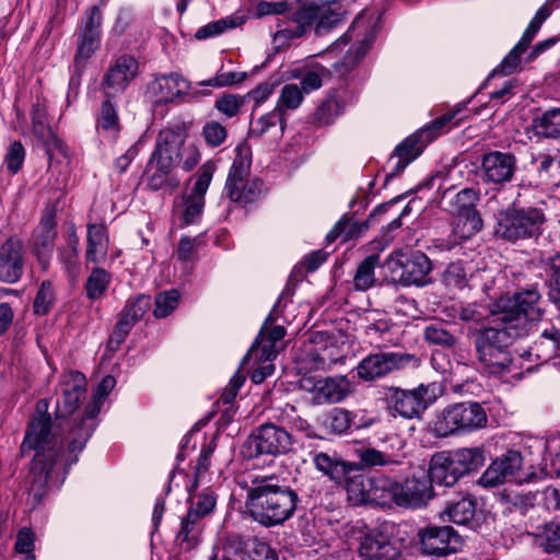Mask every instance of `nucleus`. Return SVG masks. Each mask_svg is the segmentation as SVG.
Instances as JSON below:
<instances>
[{
  "instance_id": "obj_1",
  "label": "nucleus",
  "mask_w": 560,
  "mask_h": 560,
  "mask_svg": "<svg viewBox=\"0 0 560 560\" xmlns=\"http://www.w3.org/2000/svg\"><path fill=\"white\" fill-rule=\"evenodd\" d=\"M32 451H35V455L30 467V492L38 504L51 487L63 483L69 471L65 460V446L60 443L59 431L48 413L47 399H40L36 404V415L27 424L20 456L24 457Z\"/></svg>"
},
{
  "instance_id": "obj_2",
  "label": "nucleus",
  "mask_w": 560,
  "mask_h": 560,
  "mask_svg": "<svg viewBox=\"0 0 560 560\" xmlns=\"http://www.w3.org/2000/svg\"><path fill=\"white\" fill-rule=\"evenodd\" d=\"M86 387H67L61 400L57 401L55 428L59 431L60 443L66 451V466L70 468L79 459V454L92 436L97 422L96 417L109 395L108 387H97L82 416L69 417L84 399Z\"/></svg>"
},
{
  "instance_id": "obj_3",
  "label": "nucleus",
  "mask_w": 560,
  "mask_h": 560,
  "mask_svg": "<svg viewBox=\"0 0 560 560\" xmlns=\"http://www.w3.org/2000/svg\"><path fill=\"white\" fill-rule=\"evenodd\" d=\"M302 500L298 491L276 475L255 476L246 488L245 514L270 528L291 520Z\"/></svg>"
},
{
  "instance_id": "obj_4",
  "label": "nucleus",
  "mask_w": 560,
  "mask_h": 560,
  "mask_svg": "<svg viewBox=\"0 0 560 560\" xmlns=\"http://www.w3.org/2000/svg\"><path fill=\"white\" fill-rule=\"evenodd\" d=\"M521 328L512 322L503 324L493 316L492 325L474 332V347L482 371L489 375H502L512 362L510 346L521 338Z\"/></svg>"
},
{
  "instance_id": "obj_5",
  "label": "nucleus",
  "mask_w": 560,
  "mask_h": 560,
  "mask_svg": "<svg viewBox=\"0 0 560 560\" xmlns=\"http://www.w3.org/2000/svg\"><path fill=\"white\" fill-rule=\"evenodd\" d=\"M479 197V191L474 188L454 191L450 187L443 190L441 207L454 217V243L467 240L482 229L483 222L476 208Z\"/></svg>"
},
{
  "instance_id": "obj_6",
  "label": "nucleus",
  "mask_w": 560,
  "mask_h": 560,
  "mask_svg": "<svg viewBox=\"0 0 560 560\" xmlns=\"http://www.w3.org/2000/svg\"><path fill=\"white\" fill-rule=\"evenodd\" d=\"M541 299L536 287L515 292L513 298L504 296L495 303L493 316L500 318L503 324L512 322L521 328L523 337L528 332V324L536 323L544 317L545 311L538 305Z\"/></svg>"
},
{
  "instance_id": "obj_7",
  "label": "nucleus",
  "mask_w": 560,
  "mask_h": 560,
  "mask_svg": "<svg viewBox=\"0 0 560 560\" xmlns=\"http://www.w3.org/2000/svg\"><path fill=\"white\" fill-rule=\"evenodd\" d=\"M293 438L284 428L266 422L255 428L242 444L245 459L285 455L292 451Z\"/></svg>"
},
{
  "instance_id": "obj_8",
  "label": "nucleus",
  "mask_w": 560,
  "mask_h": 560,
  "mask_svg": "<svg viewBox=\"0 0 560 560\" xmlns=\"http://www.w3.org/2000/svg\"><path fill=\"white\" fill-rule=\"evenodd\" d=\"M545 221L541 209L511 207L499 212L494 233L498 237L510 242L532 238L541 233Z\"/></svg>"
},
{
  "instance_id": "obj_9",
  "label": "nucleus",
  "mask_w": 560,
  "mask_h": 560,
  "mask_svg": "<svg viewBox=\"0 0 560 560\" xmlns=\"http://www.w3.org/2000/svg\"><path fill=\"white\" fill-rule=\"evenodd\" d=\"M397 480L385 475L359 474L349 485V500L354 504L396 508Z\"/></svg>"
},
{
  "instance_id": "obj_10",
  "label": "nucleus",
  "mask_w": 560,
  "mask_h": 560,
  "mask_svg": "<svg viewBox=\"0 0 560 560\" xmlns=\"http://www.w3.org/2000/svg\"><path fill=\"white\" fill-rule=\"evenodd\" d=\"M415 545L421 555L440 559L458 552L463 538L451 525L428 524L418 529Z\"/></svg>"
},
{
  "instance_id": "obj_11",
  "label": "nucleus",
  "mask_w": 560,
  "mask_h": 560,
  "mask_svg": "<svg viewBox=\"0 0 560 560\" xmlns=\"http://www.w3.org/2000/svg\"><path fill=\"white\" fill-rule=\"evenodd\" d=\"M383 267L392 272L393 281L406 287H424L431 282L432 264L421 252H413L407 257L388 256Z\"/></svg>"
},
{
  "instance_id": "obj_12",
  "label": "nucleus",
  "mask_w": 560,
  "mask_h": 560,
  "mask_svg": "<svg viewBox=\"0 0 560 560\" xmlns=\"http://www.w3.org/2000/svg\"><path fill=\"white\" fill-rule=\"evenodd\" d=\"M487 422L486 411L478 402H459L445 408L436 425L443 435H448L485 428Z\"/></svg>"
},
{
  "instance_id": "obj_13",
  "label": "nucleus",
  "mask_w": 560,
  "mask_h": 560,
  "mask_svg": "<svg viewBox=\"0 0 560 560\" xmlns=\"http://www.w3.org/2000/svg\"><path fill=\"white\" fill-rule=\"evenodd\" d=\"M392 393L387 397L388 408L394 415L406 419L419 418L427 408L432 405L438 395L429 393V387H390Z\"/></svg>"
},
{
  "instance_id": "obj_14",
  "label": "nucleus",
  "mask_w": 560,
  "mask_h": 560,
  "mask_svg": "<svg viewBox=\"0 0 560 560\" xmlns=\"http://www.w3.org/2000/svg\"><path fill=\"white\" fill-rule=\"evenodd\" d=\"M413 360V355L401 352L369 354L355 368L357 375L363 382H373L407 366Z\"/></svg>"
},
{
  "instance_id": "obj_15",
  "label": "nucleus",
  "mask_w": 560,
  "mask_h": 560,
  "mask_svg": "<svg viewBox=\"0 0 560 560\" xmlns=\"http://www.w3.org/2000/svg\"><path fill=\"white\" fill-rule=\"evenodd\" d=\"M272 316L269 315L258 335L255 342L252 345L246 357L241 363L240 369L233 375L229 385H243L246 381V375L249 373L246 365L253 355H257V352L266 354L267 359H276L278 351L276 349V342L281 340L285 336V329L282 326L270 327Z\"/></svg>"
},
{
  "instance_id": "obj_16",
  "label": "nucleus",
  "mask_w": 560,
  "mask_h": 560,
  "mask_svg": "<svg viewBox=\"0 0 560 560\" xmlns=\"http://www.w3.org/2000/svg\"><path fill=\"white\" fill-rule=\"evenodd\" d=\"M315 468L337 485L345 487L349 494V485L359 476L360 469L355 462H347L337 453L318 452L313 455Z\"/></svg>"
},
{
  "instance_id": "obj_17",
  "label": "nucleus",
  "mask_w": 560,
  "mask_h": 560,
  "mask_svg": "<svg viewBox=\"0 0 560 560\" xmlns=\"http://www.w3.org/2000/svg\"><path fill=\"white\" fill-rule=\"evenodd\" d=\"M516 171L514 154L501 151H490L481 158L482 179L497 186L511 182Z\"/></svg>"
},
{
  "instance_id": "obj_18",
  "label": "nucleus",
  "mask_w": 560,
  "mask_h": 560,
  "mask_svg": "<svg viewBox=\"0 0 560 560\" xmlns=\"http://www.w3.org/2000/svg\"><path fill=\"white\" fill-rule=\"evenodd\" d=\"M433 498L432 486L425 475L397 480L396 508L416 510L425 506Z\"/></svg>"
},
{
  "instance_id": "obj_19",
  "label": "nucleus",
  "mask_w": 560,
  "mask_h": 560,
  "mask_svg": "<svg viewBox=\"0 0 560 560\" xmlns=\"http://www.w3.org/2000/svg\"><path fill=\"white\" fill-rule=\"evenodd\" d=\"M359 557L362 560H398L400 550L386 534L372 529L360 537Z\"/></svg>"
},
{
  "instance_id": "obj_20",
  "label": "nucleus",
  "mask_w": 560,
  "mask_h": 560,
  "mask_svg": "<svg viewBox=\"0 0 560 560\" xmlns=\"http://www.w3.org/2000/svg\"><path fill=\"white\" fill-rule=\"evenodd\" d=\"M138 62L131 56H120L109 67L102 81V89L106 97H114L122 92L135 79Z\"/></svg>"
},
{
  "instance_id": "obj_21",
  "label": "nucleus",
  "mask_w": 560,
  "mask_h": 560,
  "mask_svg": "<svg viewBox=\"0 0 560 560\" xmlns=\"http://www.w3.org/2000/svg\"><path fill=\"white\" fill-rule=\"evenodd\" d=\"M32 130L37 141L44 147L49 163L57 152L66 155V148L57 135L52 131L47 122V112L44 104L37 102L33 105L32 112Z\"/></svg>"
},
{
  "instance_id": "obj_22",
  "label": "nucleus",
  "mask_w": 560,
  "mask_h": 560,
  "mask_svg": "<svg viewBox=\"0 0 560 560\" xmlns=\"http://www.w3.org/2000/svg\"><path fill=\"white\" fill-rule=\"evenodd\" d=\"M23 244L19 238L9 237L0 246V281L15 283L23 275Z\"/></svg>"
},
{
  "instance_id": "obj_23",
  "label": "nucleus",
  "mask_w": 560,
  "mask_h": 560,
  "mask_svg": "<svg viewBox=\"0 0 560 560\" xmlns=\"http://www.w3.org/2000/svg\"><path fill=\"white\" fill-rule=\"evenodd\" d=\"M539 338L535 341L532 351L538 360L547 362L560 351V315L545 320H537Z\"/></svg>"
},
{
  "instance_id": "obj_24",
  "label": "nucleus",
  "mask_w": 560,
  "mask_h": 560,
  "mask_svg": "<svg viewBox=\"0 0 560 560\" xmlns=\"http://www.w3.org/2000/svg\"><path fill=\"white\" fill-rule=\"evenodd\" d=\"M185 137L183 132L174 129H163L159 132L155 141V149L151 158L174 168L182 161V149L184 148Z\"/></svg>"
},
{
  "instance_id": "obj_25",
  "label": "nucleus",
  "mask_w": 560,
  "mask_h": 560,
  "mask_svg": "<svg viewBox=\"0 0 560 560\" xmlns=\"http://www.w3.org/2000/svg\"><path fill=\"white\" fill-rule=\"evenodd\" d=\"M56 236L55 214L49 212L42 218L33 233L34 253L44 269L48 266L49 258L55 247Z\"/></svg>"
},
{
  "instance_id": "obj_26",
  "label": "nucleus",
  "mask_w": 560,
  "mask_h": 560,
  "mask_svg": "<svg viewBox=\"0 0 560 560\" xmlns=\"http://www.w3.org/2000/svg\"><path fill=\"white\" fill-rule=\"evenodd\" d=\"M189 83L179 74L171 73L155 78L148 88V93L156 104L172 103L185 94Z\"/></svg>"
},
{
  "instance_id": "obj_27",
  "label": "nucleus",
  "mask_w": 560,
  "mask_h": 560,
  "mask_svg": "<svg viewBox=\"0 0 560 560\" xmlns=\"http://www.w3.org/2000/svg\"><path fill=\"white\" fill-rule=\"evenodd\" d=\"M442 515H446L450 522L457 525H466L469 528H477L476 500L471 495H462L446 502Z\"/></svg>"
},
{
  "instance_id": "obj_28",
  "label": "nucleus",
  "mask_w": 560,
  "mask_h": 560,
  "mask_svg": "<svg viewBox=\"0 0 560 560\" xmlns=\"http://www.w3.org/2000/svg\"><path fill=\"white\" fill-rule=\"evenodd\" d=\"M460 477L448 453L441 452L432 456L427 475L431 485L452 487Z\"/></svg>"
},
{
  "instance_id": "obj_29",
  "label": "nucleus",
  "mask_w": 560,
  "mask_h": 560,
  "mask_svg": "<svg viewBox=\"0 0 560 560\" xmlns=\"http://www.w3.org/2000/svg\"><path fill=\"white\" fill-rule=\"evenodd\" d=\"M421 152L422 145L419 143V137H407L396 147L394 153L387 161L389 173L386 175V179L400 174L409 163L421 154Z\"/></svg>"
},
{
  "instance_id": "obj_30",
  "label": "nucleus",
  "mask_w": 560,
  "mask_h": 560,
  "mask_svg": "<svg viewBox=\"0 0 560 560\" xmlns=\"http://www.w3.org/2000/svg\"><path fill=\"white\" fill-rule=\"evenodd\" d=\"M318 20V4H310L300 8L293 14V22L295 26L293 28L280 30L276 33V40H287L303 36L306 32L314 28L317 25Z\"/></svg>"
},
{
  "instance_id": "obj_31",
  "label": "nucleus",
  "mask_w": 560,
  "mask_h": 560,
  "mask_svg": "<svg viewBox=\"0 0 560 560\" xmlns=\"http://www.w3.org/2000/svg\"><path fill=\"white\" fill-rule=\"evenodd\" d=\"M101 36L78 32V47L73 61V75L70 79V88H78L85 62L100 47Z\"/></svg>"
},
{
  "instance_id": "obj_32",
  "label": "nucleus",
  "mask_w": 560,
  "mask_h": 560,
  "mask_svg": "<svg viewBox=\"0 0 560 560\" xmlns=\"http://www.w3.org/2000/svg\"><path fill=\"white\" fill-rule=\"evenodd\" d=\"M534 545L544 553L560 555V517H555L536 527L532 534Z\"/></svg>"
},
{
  "instance_id": "obj_33",
  "label": "nucleus",
  "mask_w": 560,
  "mask_h": 560,
  "mask_svg": "<svg viewBox=\"0 0 560 560\" xmlns=\"http://www.w3.org/2000/svg\"><path fill=\"white\" fill-rule=\"evenodd\" d=\"M165 162H159L150 158L145 166L144 173L148 177V186L153 190L174 189L179 185V180L172 176L174 167L165 164Z\"/></svg>"
},
{
  "instance_id": "obj_34",
  "label": "nucleus",
  "mask_w": 560,
  "mask_h": 560,
  "mask_svg": "<svg viewBox=\"0 0 560 560\" xmlns=\"http://www.w3.org/2000/svg\"><path fill=\"white\" fill-rule=\"evenodd\" d=\"M264 183L260 179H242L241 183L226 182L225 192L234 202L249 203L261 195Z\"/></svg>"
},
{
  "instance_id": "obj_35",
  "label": "nucleus",
  "mask_w": 560,
  "mask_h": 560,
  "mask_svg": "<svg viewBox=\"0 0 560 560\" xmlns=\"http://www.w3.org/2000/svg\"><path fill=\"white\" fill-rule=\"evenodd\" d=\"M530 127L538 138H560V108L552 107L536 116L533 118Z\"/></svg>"
},
{
  "instance_id": "obj_36",
  "label": "nucleus",
  "mask_w": 560,
  "mask_h": 560,
  "mask_svg": "<svg viewBox=\"0 0 560 560\" xmlns=\"http://www.w3.org/2000/svg\"><path fill=\"white\" fill-rule=\"evenodd\" d=\"M447 453L462 477L477 471L485 464V452L481 447H465Z\"/></svg>"
},
{
  "instance_id": "obj_37",
  "label": "nucleus",
  "mask_w": 560,
  "mask_h": 560,
  "mask_svg": "<svg viewBox=\"0 0 560 560\" xmlns=\"http://www.w3.org/2000/svg\"><path fill=\"white\" fill-rule=\"evenodd\" d=\"M108 236L103 224L88 226V246L85 258L88 262L98 264L107 254Z\"/></svg>"
},
{
  "instance_id": "obj_38",
  "label": "nucleus",
  "mask_w": 560,
  "mask_h": 560,
  "mask_svg": "<svg viewBox=\"0 0 560 560\" xmlns=\"http://www.w3.org/2000/svg\"><path fill=\"white\" fill-rule=\"evenodd\" d=\"M406 442L397 433H386L378 439L376 447H378L386 462L392 465H401L405 458L404 448Z\"/></svg>"
},
{
  "instance_id": "obj_39",
  "label": "nucleus",
  "mask_w": 560,
  "mask_h": 560,
  "mask_svg": "<svg viewBox=\"0 0 560 560\" xmlns=\"http://www.w3.org/2000/svg\"><path fill=\"white\" fill-rule=\"evenodd\" d=\"M541 261L548 278V299L555 305L560 304V253L547 255Z\"/></svg>"
},
{
  "instance_id": "obj_40",
  "label": "nucleus",
  "mask_w": 560,
  "mask_h": 560,
  "mask_svg": "<svg viewBox=\"0 0 560 560\" xmlns=\"http://www.w3.org/2000/svg\"><path fill=\"white\" fill-rule=\"evenodd\" d=\"M377 266H381L378 254H372L360 262L353 277L355 290L366 291L374 285L376 281L374 271Z\"/></svg>"
},
{
  "instance_id": "obj_41",
  "label": "nucleus",
  "mask_w": 560,
  "mask_h": 560,
  "mask_svg": "<svg viewBox=\"0 0 560 560\" xmlns=\"http://www.w3.org/2000/svg\"><path fill=\"white\" fill-rule=\"evenodd\" d=\"M312 405H331L342 401L352 390L350 387H306Z\"/></svg>"
},
{
  "instance_id": "obj_42",
  "label": "nucleus",
  "mask_w": 560,
  "mask_h": 560,
  "mask_svg": "<svg viewBox=\"0 0 560 560\" xmlns=\"http://www.w3.org/2000/svg\"><path fill=\"white\" fill-rule=\"evenodd\" d=\"M112 282V275L104 268H93L89 275L84 289L88 299L98 300L104 296Z\"/></svg>"
},
{
  "instance_id": "obj_43",
  "label": "nucleus",
  "mask_w": 560,
  "mask_h": 560,
  "mask_svg": "<svg viewBox=\"0 0 560 560\" xmlns=\"http://www.w3.org/2000/svg\"><path fill=\"white\" fill-rule=\"evenodd\" d=\"M532 164L540 178L556 179L560 177V156L549 152H539L532 158Z\"/></svg>"
},
{
  "instance_id": "obj_44",
  "label": "nucleus",
  "mask_w": 560,
  "mask_h": 560,
  "mask_svg": "<svg viewBox=\"0 0 560 560\" xmlns=\"http://www.w3.org/2000/svg\"><path fill=\"white\" fill-rule=\"evenodd\" d=\"M278 124L280 126V133L282 135L285 129L287 119L285 116L280 113V108L275 107L272 112L259 117L252 124L249 137L260 138L267 133L271 127H276Z\"/></svg>"
},
{
  "instance_id": "obj_45",
  "label": "nucleus",
  "mask_w": 560,
  "mask_h": 560,
  "mask_svg": "<svg viewBox=\"0 0 560 560\" xmlns=\"http://www.w3.org/2000/svg\"><path fill=\"white\" fill-rule=\"evenodd\" d=\"M342 113V104L336 95L326 97L313 114L314 122L318 126L330 125Z\"/></svg>"
},
{
  "instance_id": "obj_46",
  "label": "nucleus",
  "mask_w": 560,
  "mask_h": 560,
  "mask_svg": "<svg viewBox=\"0 0 560 560\" xmlns=\"http://www.w3.org/2000/svg\"><path fill=\"white\" fill-rule=\"evenodd\" d=\"M252 164V153L249 147L242 144L236 148V156L231 166L226 182L241 183L247 178Z\"/></svg>"
},
{
  "instance_id": "obj_47",
  "label": "nucleus",
  "mask_w": 560,
  "mask_h": 560,
  "mask_svg": "<svg viewBox=\"0 0 560 560\" xmlns=\"http://www.w3.org/2000/svg\"><path fill=\"white\" fill-rule=\"evenodd\" d=\"M97 127L112 136H116L120 129L117 107L112 102V97H106L102 103L97 118Z\"/></svg>"
},
{
  "instance_id": "obj_48",
  "label": "nucleus",
  "mask_w": 560,
  "mask_h": 560,
  "mask_svg": "<svg viewBox=\"0 0 560 560\" xmlns=\"http://www.w3.org/2000/svg\"><path fill=\"white\" fill-rule=\"evenodd\" d=\"M222 553L210 560H246L248 551L244 549L243 538L237 534H229L222 542Z\"/></svg>"
},
{
  "instance_id": "obj_49",
  "label": "nucleus",
  "mask_w": 560,
  "mask_h": 560,
  "mask_svg": "<svg viewBox=\"0 0 560 560\" xmlns=\"http://www.w3.org/2000/svg\"><path fill=\"white\" fill-rule=\"evenodd\" d=\"M523 457L518 451H508L501 457L494 459L490 465L498 470L500 477L505 481L522 467Z\"/></svg>"
},
{
  "instance_id": "obj_50",
  "label": "nucleus",
  "mask_w": 560,
  "mask_h": 560,
  "mask_svg": "<svg viewBox=\"0 0 560 560\" xmlns=\"http://www.w3.org/2000/svg\"><path fill=\"white\" fill-rule=\"evenodd\" d=\"M523 457L518 451H508L501 457L494 459L490 465L498 470L500 477L505 481L522 467Z\"/></svg>"
},
{
  "instance_id": "obj_51",
  "label": "nucleus",
  "mask_w": 560,
  "mask_h": 560,
  "mask_svg": "<svg viewBox=\"0 0 560 560\" xmlns=\"http://www.w3.org/2000/svg\"><path fill=\"white\" fill-rule=\"evenodd\" d=\"M342 20V13L332 9L331 3L318 4V20L315 26L316 35L320 36L334 28Z\"/></svg>"
},
{
  "instance_id": "obj_52",
  "label": "nucleus",
  "mask_w": 560,
  "mask_h": 560,
  "mask_svg": "<svg viewBox=\"0 0 560 560\" xmlns=\"http://www.w3.org/2000/svg\"><path fill=\"white\" fill-rule=\"evenodd\" d=\"M304 92L298 84L291 83L282 88L280 97L276 105V108H280V113L284 116L287 110L296 109L303 101Z\"/></svg>"
},
{
  "instance_id": "obj_53",
  "label": "nucleus",
  "mask_w": 560,
  "mask_h": 560,
  "mask_svg": "<svg viewBox=\"0 0 560 560\" xmlns=\"http://www.w3.org/2000/svg\"><path fill=\"white\" fill-rule=\"evenodd\" d=\"M246 96L233 93H223L214 102V108L226 118H233L238 115L241 108L245 105Z\"/></svg>"
},
{
  "instance_id": "obj_54",
  "label": "nucleus",
  "mask_w": 560,
  "mask_h": 560,
  "mask_svg": "<svg viewBox=\"0 0 560 560\" xmlns=\"http://www.w3.org/2000/svg\"><path fill=\"white\" fill-rule=\"evenodd\" d=\"M217 504V495L210 488L203 489L196 494L195 500L191 502L188 511L196 514L201 520L211 514Z\"/></svg>"
},
{
  "instance_id": "obj_55",
  "label": "nucleus",
  "mask_w": 560,
  "mask_h": 560,
  "mask_svg": "<svg viewBox=\"0 0 560 560\" xmlns=\"http://www.w3.org/2000/svg\"><path fill=\"white\" fill-rule=\"evenodd\" d=\"M468 270L462 261L450 264L443 272V282L455 289H463L468 284Z\"/></svg>"
},
{
  "instance_id": "obj_56",
  "label": "nucleus",
  "mask_w": 560,
  "mask_h": 560,
  "mask_svg": "<svg viewBox=\"0 0 560 560\" xmlns=\"http://www.w3.org/2000/svg\"><path fill=\"white\" fill-rule=\"evenodd\" d=\"M359 462H355L361 472L364 468H374L376 466H389L383 457L378 447L361 446L355 451Z\"/></svg>"
},
{
  "instance_id": "obj_57",
  "label": "nucleus",
  "mask_w": 560,
  "mask_h": 560,
  "mask_svg": "<svg viewBox=\"0 0 560 560\" xmlns=\"http://www.w3.org/2000/svg\"><path fill=\"white\" fill-rule=\"evenodd\" d=\"M368 44L362 42L358 47H352L341 61L335 62L334 72L339 77L346 75L364 57L368 50Z\"/></svg>"
},
{
  "instance_id": "obj_58",
  "label": "nucleus",
  "mask_w": 560,
  "mask_h": 560,
  "mask_svg": "<svg viewBox=\"0 0 560 560\" xmlns=\"http://www.w3.org/2000/svg\"><path fill=\"white\" fill-rule=\"evenodd\" d=\"M55 302V292L49 280L42 282L34 300L33 310L37 315H46Z\"/></svg>"
},
{
  "instance_id": "obj_59",
  "label": "nucleus",
  "mask_w": 560,
  "mask_h": 560,
  "mask_svg": "<svg viewBox=\"0 0 560 560\" xmlns=\"http://www.w3.org/2000/svg\"><path fill=\"white\" fill-rule=\"evenodd\" d=\"M150 296L140 294L137 298L128 299L121 312H127V319L136 325L150 308Z\"/></svg>"
},
{
  "instance_id": "obj_60",
  "label": "nucleus",
  "mask_w": 560,
  "mask_h": 560,
  "mask_svg": "<svg viewBox=\"0 0 560 560\" xmlns=\"http://www.w3.org/2000/svg\"><path fill=\"white\" fill-rule=\"evenodd\" d=\"M235 26L236 22L233 18L220 19L199 27L195 33V37L199 40L208 39L221 35L226 30L234 28Z\"/></svg>"
},
{
  "instance_id": "obj_61",
  "label": "nucleus",
  "mask_w": 560,
  "mask_h": 560,
  "mask_svg": "<svg viewBox=\"0 0 560 560\" xmlns=\"http://www.w3.org/2000/svg\"><path fill=\"white\" fill-rule=\"evenodd\" d=\"M179 294L176 290L159 293L155 298L153 314L156 318L168 316L177 306Z\"/></svg>"
},
{
  "instance_id": "obj_62",
  "label": "nucleus",
  "mask_w": 560,
  "mask_h": 560,
  "mask_svg": "<svg viewBox=\"0 0 560 560\" xmlns=\"http://www.w3.org/2000/svg\"><path fill=\"white\" fill-rule=\"evenodd\" d=\"M127 317V312H120L119 319L116 323L113 334L110 335V338L107 343V347L113 351L117 350L120 347V345L125 341V339L131 331L132 327L135 326V324L129 322Z\"/></svg>"
},
{
  "instance_id": "obj_63",
  "label": "nucleus",
  "mask_w": 560,
  "mask_h": 560,
  "mask_svg": "<svg viewBox=\"0 0 560 560\" xmlns=\"http://www.w3.org/2000/svg\"><path fill=\"white\" fill-rule=\"evenodd\" d=\"M330 433L342 434L351 427V419L348 411L335 408L325 421Z\"/></svg>"
},
{
  "instance_id": "obj_64",
  "label": "nucleus",
  "mask_w": 560,
  "mask_h": 560,
  "mask_svg": "<svg viewBox=\"0 0 560 560\" xmlns=\"http://www.w3.org/2000/svg\"><path fill=\"white\" fill-rule=\"evenodd\" d=\"M202 137L212 148L221 145L228 137L226 128L218 121H207L202 127Z\"/></svg>"
}]
</instances>
